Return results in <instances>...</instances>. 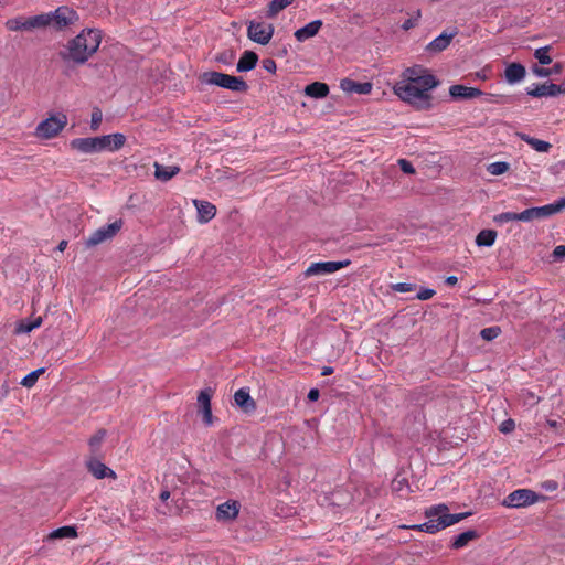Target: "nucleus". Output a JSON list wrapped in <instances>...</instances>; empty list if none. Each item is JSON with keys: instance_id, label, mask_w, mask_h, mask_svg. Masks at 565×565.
Here are the masks:
<instances>
[{"instance_id": "obj_1", "label": "nucleus", "mask_w": 565, "mask_h": 565, "mask_svg": "<svg viewBox=\"0 0 565 565\" xmlns=\"http://www.w3.org/2000/svg\"><path fill=\"white\" fill-rule=\"evenodd\" d=\"M402 77V81L394 87L395 94L409 104L425 102L429 105V92L439 84L438 79L420 65L406 68Z\"/></svg>"}, {"instance_id": "obj_2", "label": "nucleus", "mask_w": 565, "mask_h": 565, "mask_svg": "<svg viewBox=\"0 0 565 565\" xmlns=\"http://www.w3.org/2000/svg\"><path fill=\"white\" fill-rule=\"evenodd\" d=\"M102 42V32L95 29H84L70 40L60 56L65 62L84 64L98 50Z\"/></svg>"}, {"instance_id": "obj_3", "label": "nucleus", "mask_w": 565, "mask_h": 565, "mask_svg": "<svg viewBox=\"0 0 565 565\" xmlns=\"http://www.w3.org/2000/svg\"><path fill=\"white\" fill-rule=\"evenodd\" d=\"M470 515L469 512L450 514L446 504L433 505L425 511L426 522L411 526L416 531H423L430 534L437 533L450 525H454Z\"/></svg>"}, {"instance_id": "obj_4", "label": "nucleus", "mask_w": 565, "mask_h": 565, "mask_svg": "<svg viewBox=\"0 0 565 565\" xmlns=\"http://www.w3.org/2000/svg\"><path fill=\"white\" fill-rule=\"evenodd\" d=\"M200 79L202 83L215 85L232 92L245 93L248 89L247 83L242 77L221 72H205L201 75Z\"/></svg>"}, {"instance_id": "obj_5", "label": "nucleus", "mask_w": 565, "mask_h": 565, "mask_svg": "<svg viewBox=\"0 0 565 565\" xmlns=\"http://www.w3.org/2000/svg\"><path fill=\"white\" fill-rule=\"evenodd\" d=\"M39 17H44L47 20L46 26L53 25L56 30H64L79 20L78 13L67 6H61L53 12L42 13Z\"/></svg>"}, {"instance_id": "obj_6", "label": "nucleus", "mask_w": 565, "mask_h": 565, "mask_svg": "<svg viewBox=\"0 0 565 565\" xmlns=\"http://www.w3.org/2000/svg\"><path fill=\"white\" fill-rule=\"evenodd\" d=\"M563 210H565V198L551 204L526 209L518 213V217L520 222H531L533 220L550 217Z\"/></svg>"}, {"instance_id": "obj_7", "label": "nucleus", "mask_w": 565, "mask_h": 565, "mask_svg": "<svg viewBox=\"0 0 565 565\" xmlns=\"http://www.w3.org/2000/svg\"><path fill=\"white\" fill-rule=\"evenodd\" d=\"M67 125V117L64 114L53 115L45 120L41 121L36 129L35 135L39 138L51 139L54 138Z\"/></svg>"}, {"instance_id": "obj_8", "label": "nucleus", "mask_w": 565, "mask_h": 565, "mask_svg": "<svg viewBox=\"0 0 565 565\" xmlns=\"http://www.w3.org/2000/svg\"><path fill=\"white\" fill-rule=\"evenodd\" d=\"M544 497L530 489H518L507 495L502 504L507 508H524L539 502Z\"/></svg>"}, {"instance_id": "obj_9", "label": "nucleus", "mask_w": 565, "mask_h": 565, "mask_svg": "<svg viewBox=\"0 0 565 565\" xmlns=\"http://www.w3.org/2000/svg\"><path fill=\"white\" fill-rule=\"evenodd\" d=\"M274 35L273 24L265 22L250 21L247 28V36L262 45L269 43Z\"/></svg>"}, {"instance_id": "obj_10", "label": "nucleus", "mask_w": 565, "mask_h": 565, "mask_svg": "<svg viewBox=\"0 0 565 565\" xmlns=\"http://www.w3.org/2000/svg\"><path fill=\"white\" fill-rule=\"evenodd\" d=\"M46 23V18L39 17L38 14L28 19L21 17L9 19L6 22V28L10 31H31L34 29L45 28Z\"/></svg>"}, {"instance_id": "obj_11", "label": "nucleus", "mask_w": 565, "mask_h": 565, "mask_svg": "<svg viewBox=\"0 0 565 565\" xmlns=\"http://www.w3.org/2000/svg\"><path fill=\"white\" fill-rule=\"evenodd\" d=\"M121 226L122 222L121 220H118L111 224L99 227L86 239V246L93 247L113 238L120 231Z\"/></svg>"}, {"instance_id": "obj_12", "label": "nucleus", "mask_w": 565, "mask_h": 565, "mask_svg": "<svg viewBox=\"0 0 565 565\" xmlns=\"http://www.w3.org/2000/svg\"><path fill=\"white\" fill-rule=\"evenodd\" d=\"M351 264L350 259L340 260V262H319L311 263L309 267L305 271L306 277L317 276V275H329L335 273L342 268L348 267Z\"/></svg>"}, {"instance_id": "obj_13", "label": "nucleus", "mask_w": 565, "mask_h": 565, "mask_svg": "<svg viewBox=\"0 0 565 565\" xmlns=\"http://www.w3.org/2000/svg\"><path fill=\"white\" fill-rule=\"evenodd\" d=\"M103 457H87L85 460V466L87 470L96 478H111L116 479V472L102 462Z\"/></svg>"}, {"instance_id": "obj_14", "label": "nucleus", "mask_w": 565, "mask_h": 565, "mask_svg": "<svg viewBox=\"0 0 565 565\" xmlns=\"http://www.w3.org/2000/svg\"><path fill=\"white\" fill-rule=\"evenodd\" d=\"M241 504L228 500L216 508L215 519L220 522L233 521L238 516Z\"/></svg>"}, {"instance_id": "obj_15", "label": "nucleus", "mask_w": 565, "mask_h": 565, "mask_svg": "<svg viewBox=\"0 0 565 565\" xmlns=\"http://www.w3.org/2000/svg\"><path fill=\"white\" fill-rule=\"evenodd\" d=\"M71 148L83 153L102 152L98 137L73 139L71 141Z\"/></svg>"}, {"instance_id": "obj_16", "label": "nucleus", "mask_w": 565, "mask_h": 565, "mask_svg": "<svg viewBox=\"0 0 565 565\" xmlns=\"http://www.w3.org/2000/svg\"><path fill=\"white\" fill-rule=\"evenodd\" d=\"M100 151L115 152L121 149L126 142V137L122 134H113L99 136Z\"/></svg>"}, {"instance_id": "obj_17", "label": "nucleus", "mask_w": 565, "mask_h": 565, "mask_svg": "<svg viewBox=\"0 0 565 565\" xmlns=\"http://www.w3.org/2000/svg\"><path fill=\"white\" fill-rule=\"evenodd\" d=\"M372 84L370 82H355L351 78H343L340 82V88L349 94L367 95L372 90Z\"/></svg>"}, {"instance_id": "obj_18", "label": "nucleus", "mask_w": 565, "mask_h": 565, "mask_svg": "<svg viewBox=\"0 0 565 565\" xmlns=\"http://www.w3.org/2000/svg\"><path fill=\"white\" fill-rule=\"evenodd\" d=\"M198 210V221L202 224L210 222L216 214V206L204 200H193Z\"/></svg>"}, {"instance_id": "obj_19", "label": "nucleus", "mask_w": 565, "mask_h": 565, "mask_svg": "<svg viewBox=\"0 0 565 565\" xmlns=\"http://www.w3.org/2000/svg\"><path fill=\"white\" fill-rule=\"evenodd\" d=\"M561 92V87L554 83L537 84L533 88H527V95L537 98L557 96Z\"/></svg>"}, {"instance_id": "obj_20", "label": "nucleus", "mask_w": 565, "mask_h": 565, "mask_svg": "<svg viewBox=\"0 0 565 565\" xmlns=\"http://www.w3.org/2000/svg\"><path fill=\"white\" fill-rule=\"evenodd\" d=\"M449 94L456 99H472L482 95V92L479 88L467 87L458 84L450 86Z\"/></svg>"}, {"instance_id": "obj_21", "label": "nucleus", "mask_w": 565, "mask_h": 565, "mask_svg": "<svg viewBox=\"0 0 565 565\" xmlns=\"http://www.w3.org/2000/svg\"><path fill=\"white\" fill-rule=\"evenodd\" d=\"M234 401L246 413L253 412L256 408L255 401L250 397L249 390L242 387L234 394Z\"/></svg>"}, {"instance_id": "obj_22", "label": "nucleus", "mask_w": 565, "mask_h": 565, "mask_svg": "<svg viewBox=\"0 0 565 565\" xmlns=\"http://www.w3.org/2000/svg\"><path fill=\"white\" fill-rule=\"evenodd\" d=\"M322 24L323 23H322L321 20L311 21L308 24H306L305 26L298 29L295 32V38L299 42H303V41H306V40H308L310 38H313L315 35L318 34V32L320 31Z\"/></svg>"}, {"instance_id": "obj_23", "label": "nucleus", "mask_w": 565, "mask_h": 565, "mask_svg": "<svg viewBox=\"0 0 565 565\" xmlns=\"http://www.w3.org/2000/svg\"><path fill=\"white\" fill-rule=\"evenodd\" d=\"M525 67L520 63H511L504 71V76L508 83L514 84L522 81L525 77Z\"/></svg>"}, {"instance_id": "obj_24", "label": "nucleus", "mask_w": 565, "mask_h": 565, "mask_svg": "<svg viewBox=\"0 0 565 565\" xmlns=\"http://www.w3.org/2000/svg\"><path fill=\"white\" fill-rule=\"evenodd\" d=\"M106 437V430L99 429L96 434H94L89 440V456L88 457H104L102 452V445Z\"/></svg>"}, {"instance_id": "obj_25", "label": "nucleus", "mask_w": 565, "mask_h": 565, "mask_svg": "<svg viewBox=\"0 0 565 565\" xmlns=\"http://www.w3.org/2000/svg\"><path fill=\"white\" fill-rule=\"evenodd\" d=\"M258 55L253 51H245L238 60L237 72H248L256 67Z\"/></svg>"}, {"instance_id": "obj_26", "label": "nucleus", "mask_w": 565, "mask_h": 565, "mask_svg": "<svg viewBox=\"0 0 565 565\" xmlns=\"http://www.w3.org/2000/svg\"><path fill=\"white\" fill-rule=\"evenodd\" d=\"M180 172L178 166H163L158 162L154 163V175L158 180L167 182Z\"/></svg>"}, {"instance_id": "obj_27", "label": "nucleus", "mask_w": 565, "mask_h": 565, "mask_svg": "<svg viewBox=\"0 0 565 565\" xmlns=\"http://www.w3.org/2000/svg\"><path fill=\"white\" fill-rule=\"evenodd\" d=\"M305 94L313 98H323L329 94V86L326 83L313 82L306 86Z\"/></svg>"}, {"instance_id": "obj_28", "label": "nucleus", "mask_w": 565, "mask_h": 565, "mask_svg": "<svg viewBox=\"0 0 565 565\" xmlns=\"http://www.w3.org/2000/svg\"><path fill=\"white\" fill-rule=\"evenodd\" d=\"M478 537V533L476 530H468L457 536H455L451 541L450 547L454 550H460L469 544L470 541Z\"/></svg>"}, {"instance_id": "obj_29", "label": "nucleus", "mask_w": 565, "mask_h": 565, "mask_svg": "<svg viewBox=\"0 0 565 565\" xmlns=\"http://www.w3.org/2000/svg\"><path fill=\"white\" fill-rule=\"evenodd\" d=\"M454 35H455L454 33H451V34L441 33L439 36L434 39L427 45V50L430 51V52H441V51H444L450 44Z\"/></svg>"}, {"instance_id": "obj_30", "label": "nucleus", "mask_w": 565, "mask_h": 565, "mask_svg": "<svg viewBox=\"0 0 565 565\" xmlns=\"http://www.w3.org/2000/svg\"><path fill=\"white\" fill-rule=\"evenodd\" d=\"M519 136H520L521 140L526 142L527 145H530L532 147V149H534L537 152H548L550 149L552 148V145L550 142L541 140V139H536L526 134H519Z\"/></svg>"}, {"instance_id": "obj_31", "label": "nucleus", "mask_w": 565, "mask_h": 565, "mask_svg": "<svg viewBox=\"0 0 565 565\" xmlns=\"http://www.w3.org/2000/svg\"><path fill=\"white\" fill-rule=\"evenodd\" d=\"M77 537V531L75 526H62L52 531L47 535V540H61V539H75Z\"/></svg>"}, {"instance_id": "obj_32", "label": "nucleus", "mask_w": 565, "mask_h": 565, "mask_svg": "<svg viewBox=\"0 0 565 565\" xmlns=\"http://www.w3.org/2000/svg\"><path fill=\"white\" fill-rule=\"evenodd\" d=\"M497 236L498 234L494 230H482L476 236V244L490 247L495 243Z\"/></svg>"}, {"instance_id": "obj_33", "label": "nucleus", "mask_w": 565, "mask_h": 565, "mask_svg": "<svg viewBox=\"0 0 565 565\" xmlns=\"http://www.w3.org/2000/svg\"><path fill=\"white\" fill-rule=\"evenodd\" d=\"M292 0H271L267 8L266 15L275 18L281 10L290 6Z\"/></svg>"}, {"instance_id": "obj_34", "label": "nucleus", "mask_w": 565, "mask_h": 565, "mask_svg": "<svg viewBox=\"0 0 565 565\" xmlns=\"http://www.w3.org/2000/svg\"><path fill=\"white\" fill-rule=\"evenodd\" d=\"M42 324V318L38 317L33 319L32 321H25L21 320L19 324L17 326V333H29L32 330L39 328Z\"/></svg>"}, {"instance_id": "obj_35", "label": "nucleus", "mask_w": 565, "mask_h": 565, "mask_svg": "<svg viewBox=\"0 0 565 565\" xmlns=\"http://www.w3.org/2000/svg\"><path fill=\"white\" fill-rule=\"evenodd\" d=\"M44 371H45V370H44L43 367H41V369H38V370H35V371L30 372L28 375H25V376L22 379V381L20 382V384H21L22 386H24V387H28V388L33 387V386L35 385V383H36V381H38L39 376H40L41 374H43V373H44Z\"/></svg>"}, {"instance_id": "obj_36", "label": "nucleus", "mask_w": 565, "mask_h": 565, "mask_svg": "<svg viewBox=\"0 0 565 565\" xmlns=\"http://www.w3.org/2000/svg\"><path fill=\"white\" fill-rule=\"evenodd\" d=\"M510 169V164L504 161L492 162L488 166L487 171L492 175H501Z\"/></svg>"}, {"instance_id": "obj_37", "label": "nucleus", "mask_w": 565, "mask_h": 565, "mask_svg": "<svg viewBox=\"0 0 565 565\" xmlns=\"http://www.w3.org/2000/svg\"><path fill=\"white\" fill-rule=\"evenodd\" d=\"M211 398H212L211 388L202 390L199 393L198 403H199L200 407L202 408V411L211 407Z\"/></svg>"}, {"instance_id": "obj_38", "label": "nucleus", "mask_w": 565, "mask_h": 565, "mask_svg": "<svg viewBox=\"0 0 565 565\" xmlns=\"http://www.w3.org/2000/svg\"><path fill=\"white\" fill-rule=\"evenodd\" d=\"M548 52H550V46L540 47V49L535 50L534 56L542 65H547L552 62V58H551Z\"/></svg>"}, {"instance_id": "obj_39", "label": "nucleus", "mask_w": 565, "mask_h": 565, "mask_svg": "<svg viewBox=\"0 0 565 565\" xmlns=\"http://www.w3.org/2000/svg\"><path fill=\"white\" fill-rule=\"evenodd\" d=\"M501 333V329L498 326L484 328L481 330L480 335L486 341H491L498 338Z\"/></svg>"}, {"instance_id": "obj_40", "label": "nucleus", "mask_w": 565, "mask_h": 565, "mask_svg": "<svg viewBox=\"0 0 565 565\" xmlns=\"http://www.w3.org/2000/svg\"><path fill=\"white\" fill-rule=\"evenodd\" d=\"M420 15H422L420 10L414 11L411 14V17L403 22L402 29L404 31H408V30L413 29L414 26H416L419 21Z\"/></svg>"}, {"instance_id": "obj_41", "label": "nucleus", "mask_w": 565, "mask_h": 565, "mask_svg": "<svg viewBox=\"0 0 565 565\" xmlns=\"http://www.w3.org/2000/svg\"><path fill=\"white\" fill-rule=\"evenodd\" d=\"M493 221L498 224H503L512 221H519L518 213L515 212H503L493 217Z\"/></svg>"}, {"instance_id": "obj_42", "label": "nucleus", "mask_w": 565, "mask_h": 565, "mask_svg": "<svg viewBox=\"0 0 565 565\" xmlns=\"http://www.w3.org/2000/svg\"><path fill=\"white\" fill-rule=\"evenodd\" d=\"M391 289L395 292H409L416 289V285L409 282H396L391 286Z\"/></svg>"}, {"instance_id": "obj_43", "label": "nucleus", "mask_w": 565, "mask_h": 565, "mask_svg": "<svg viewBox=\"0 0 565 565\" xmlns=\"http://www.w3.org/2000/svg\"><path fill=\"white\" fill-rule=\"evenodd\" d=\"M103 120V114L100 109L96 108L92 113V121H90V128L92 130H97L102 124Z\"/></svg>"}, {"instance_id": "obj_44", "label": "nucleus", "mask_w": 565, "mask_h": 565, "mask_svg": "<svg viewBox=\"0 0 565 565\" xmlns=\"http://www.w3.org/2000/svg\"><path fill=\"white\" fill-rule=\"evenodd\" d=\"M436 295V291L430 288H420L416 295L418 300H429Z\"/></svg>"}, {"instance_id": "obj_45", "label": "nucleus", "mask_w": 565, "mask_h": 565, "mask_svg": "<svg viewBox=\"0 0 565 565\" xmlns=\"http://www.w3.org/2000/svg\"><path fill=\"white\" fill-rule=\"evenodd\" d=\"M398 164H399V168L401 170L404 172V173H407V174H413L415 173V169L413 167V164L406 160V159H399L398 160Z\"/></svg>"}, {"instance_id": "obj_46", "label": "nucleus", "mask_w": 565, "mask_h": 565, "mask_svg": "<svg viewBox=\"0 0 565 565\" xmlns=\"http://www.w3.org/2000/svg\"><path fill=\"white\" fill-rule=\"evenodd\" d=\"M532 72L539 77H548L552 75V70L534 65Z\"/></svg>"}, {"instance_id": "obj_47", "label": "nucleus", "mask_w": 565, "mask_h": 565, "mask_svg": "<svg viewBox=\"0 0 565 565\" xmlns=\"http://www.w3.org/2000/svg\"><path fill=\"white\" fill-rule=\"evenodd\" d=\"M514 429V422L512 419L504 420L500 426V431L510 433Z\"/></svg>"}, {"instance_id": "obj_48", "label": "nucleus", "mask_w": 565, "mask_h": 565, "mask_svg": "<svg viewBox=\"0 0 565 565\" xmlns=\"http://www.w3.org/2000/svg\"><path fill=\"white\" fill-rule=\"evenodd\" d=\"M263 67L270 73H275L276 71V62L271 58H266L263 61Z\"/></svg>"}, {"instance_id": "obj_49", "label": "nucleus", "mask_w": 565, "mask_h": 565, "mask_svg": "<svg viewBox=\"0 0 565 565\" xmlns=\"http://www.w3.org/2000/svg\"><path fill=\"white\" fill-rule=\"evenodd\" d=\"M553 256L555 258H562L565 257V245H558L553 250Z\"/></svg>"}, {"instance_id": "obj_50", "label": "nucleus", "mask_w": 565, "mask_h": 565, "mask_svg": "<svg viewBox=\"0 0 565 565\" xmlns=\"http://www.w3.org/2000/svg\"><path fill=\"white\" fill-rule=\"evenodd\" d=\"M202 414H203V420L206 425H211L212 424V408L209 407L206 409H203L202 411Z\"/></svg>"}, {"instance_id": "obj_51", "label": "nucleus", "mask_w": 565, "mask_h": 565, "mask_svg": "<svg viewBox=\"0 0 565 565\" xmlns=\"http://www.w3.org/2000/svg\"><path fill=\"white\" fill-rule=\"evenodd\" d=\"M319 390L317 388H311L308 393V399L311 401V402H315L319 398Z\"/></svg>"}, {"instance_id": "obj_52", "label": "nucleus", "mask_w": 565, "mask_h": 565, "mask_svg": "<svg viewBox=\"0 0 565 565\" xmlns=\"http://www.w3.org/2000/svg\"><path fill=\"white\" fill-rule=\"evenodd\" d=\"M448 286H455L458 282V278L456 276H448L445 280Z\"/></svg>"}, {"instance_id": "obj_53", "label": "nucleus", "mask_w": 565, "mask_h": 565, "mask_svg": "<svg viewBox=\"0 0 565 565\" xmlns=\"http://www.w3.org/2000/svg\"><path fill=\"white\" fill-rule=\"evenodd\" d=\"M557 488V483L555 481H546L545 482V489L546 490H555Z\"/></svg>"}, {"instance_id": "obj_54", "label": "nucleus", "mask_w": 565, "mask_h": 565, "mask_svg": "<svg viewBox=\"0 0 565 565\" xmlns=\"http://www.w3.org/2000/svg\"><path fill=\"white\" fill-rule=\"evenodd\" d=\"M333 373V369L331 366H324L322 369L321 375L327 376Z\"/></svg>"}, {"instance_id": "obj_55", "label": "nucleus", "mask_w": 565, "mask_h": 565, "mask_svg": "<svg viewBox=\"0 0 565 565\" xmlns=\"http://www.w3.org/2000/svg\"><path fill=\"white\" fill-rule=\"evenodd\" d=\"M67 247V241H61L57 245V250L64 252Z\"/></svg>"}, {"instance_id": "obj_56", "label": "nucleus", "mask_w": 565, "mask_h": 565, "mask_svg": "<svg viewBox=\"0 0 565 565\" xmlns=\"http://www.w3.org/2000/svg\"><path fill=\"white\" fill-rule=\"evenodd\" d=\"M403 482H404V480H394L393 481V489L394 490H401Z\"/></svg>"}, {"instance_id": "obj_57", "label": "nucleus", "mask_w": 565, "mask_h": 565, "mask_svg": "<svg viewBox=\"0 0 565 565\" xmlns=\"http://www.w3.org/2000/svg\"><path fill=\"white\" fill-rule=\"evenodd\" d=\"M169 498H170V492H169V491H167V490H166V491H162V492L160 493V499H161L162 501H167Z\"/></svg>"}]
</instances>
